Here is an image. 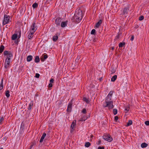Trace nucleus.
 <instances>
[{"instance_id":"f257e3e1","label":"nucleus","mask_w":149,"mask_h":149,"mask_svg":"<svg viewBox=\"0 0 149 149\" xmlns=\"http://www.w3.org/2000/svg\"><path fill=\"white\" fill-rule=\"evenodd\" d=\"M83 13L81 10H78L76 11L74 16L72 17L71 20L77 23L79 22L83 18Z\"/></svg>"},{"instance_id":"473e14b6","label":"nucleus","mask_w":149,"mask_h":149,"mask_svg":"<svg viewBox=\"0 0 149 149\" xmlns=\"http://www.w3.org/2000/svg\"><path fill=\"white\" fill-rule=\"evenodd\" d=\"M35 145V143H33L30 145V148L29 149H33L34 148V146Z\"/></svg>"},{"instance_id":"864d4df0","label":"nucleus","mask_w":149,"mask_h":149,"mask_svg":"<svg viewBox=\"0 0 149 149\" xmlns=\"http://www.w3.org/2000/svg\"><path fill=\"white\" fill-rule=\"evenodd\" d=\"M114 47H111V49L112 50H114Z\"/></svg>"},{"instance_id":"4d7b16f0","label":"nucleus","mask_w":149,"mask_h":149,"mask_svg":"<svg viewBox=\"0 0 149 149\" xmlns=\"http://www.w3.org/2000/svg\"><path fill=\"white\" fill-rule=\"evenodd\" d=\"M0 149H3V147H0Z\"/></svg>"},{"instance_id":"f704fd0d","label":"nucleus","mask_w":149,"mask_h":149,"mask_svg":"<svg viewBox=\"0 0 149 149\" xmlns=\"http://www.w3.org/2000/svg\"><path fill=\"white\" fill-rule=\"evenodd\" d=\"M125 45V43L124 42H123V43H122V42H120L119 43V47H122L124 45Z\"/></svg>"},{"instance_id":"a19ab883","label":"nucleus","mask_w":149,"mask_h":149,"mask_svg":"<svg viewBox=\"0 0 149 149\" xmlns=\"http://www.w3.org/2000/svg\"><path fill=\"white\" fill-rule=\"evenodd\" d=\"M145 123L146 125H149V121H146L145 122Z\"/></svg>"},{"instance_id":"bb28decb","label":"nucleus","mask_w":149,"mask_h":149,"mask_svg":"<svg viewBox=\"0 0 149 149\" xmlns=\"http://www.w3.org/2000/svg\"><path fill=\"white\" fill-rule=\"evenodd\" d=\"M132 122L131 120H129L127 123L126 126L128 127L132 125Z\"/></svg>"},{"instance_id":"2eb2a0df","label":"nucleus","mask_w":149,"mask_h":149,"mask_svg":"<svg viewBox=\"0 0 149 149\" xmlns=\"http://www.w3.org/2000/svg\"><path fill=\"white\" fill-rule=\"evenodd\" d=\"M68 21H66L64 22H62L61 24V26L62 27H64L67 26Z\"/></svg>"},{"instance_id":"72a5a7b5","label":"nucleus","mask_w":149,"mask_h":149,"mask_svg":"<svg viewBox=\"0 0 149 149\" xmlns=\"http://www.w3.org/2000/svg\"><path fill=\"white\" fill-rule=\"evenodd\" d=\"M91 145V143L89 142H86L85 144V146L86 147H89Z\"/></svg>"},{"instance_id":"e433bc0d","label":"nucleus","mask_w":149,"mask_h":149,"mask_svg":"<svg viewBox=\"0 0 149 149\" xmlns=\"http://www.w3.org/2000/svg\"><path fill=\"white\" fill-rule=\"evenodd\" d=\"M91 34L95 35V29H93L91 31Z\"/></svg>"},{"instance_id":"4c0bfd02","label":"nucleus","mask_w":149,"mask_h":149,"mask_svg":"<svg viewBox=\"0 0 149 149\" xmlns=\"http://www.w3.org/2000/svg\"><path fill=\"white\" fill-rule=\"evenodd\" d=\"M117 113V110L116 109H114L113 110V113L114 115H115Z\"/></svg>"},{"instance_id":"1a4fd4ad","label":"nucleus","mask_w":149,"mask_h":149,"mask_svg":"<svg viewBox=\"0 0 149 149\" xmlns=\"http://www.w3.org/2000/svg\"><path fill=\"white\" fill-rule=\"evenodd\" d=\"M61 19L60 17H57L55 19V23L56 24L57 26H60V23L61 22Z\"/></svg>"},{"instance_id":"c9c22d12","label":"nucleus","mask_w":149,"mask_h":149,"mask_svg":"<svg viewBox=\"0 0 149 149\" xmlns=\"http://www.w3.org/2000/svg\"><path fill=\"white\" fill-rule=\"evenodd\" d=\"M4 120V118L3 117H0V125H1L2 124V122H3Z\"/></svg>"},{"instance_id":"393cba45","label":"nucleus","mask_w":149,"mask_h":149,"mask_svg":"<svg viewBox=\"0 0 149 149\" xmlns=\"http://www.w3.org/2000/svg\"><path fill=\"white\" fill-rule=\"evenodd\" d=\"M117 78V76L116 75H115L113 76L111 79V81L114 82L116 79Z\"/></svg>"},{"instance_id":"c03bdc74","label":"nucleus","mask_w":149,"mask_h":149,"mask_svg":"<svg viewBox=\"0 0 149 149\" xmlns=\"http://www.w3.org/2000/svg\"><path fill=\"white\" fill-rule=\"evenodd\" d=\"M40 74L38 73H36L35 74V77L36 78H38L40 77Z\"/></svg>"},{"instance_id":"09e8293b","label":"nucleus","mask_w":149,"mask_h":149,"mask_svg":"<svg viewBox=\"0 0 149 149\" xmlns=\"http://www.w3.org/2000/svg\"><path fill=\"white\" fill-rule=\"evenodd\" d=\"M104 146L100 147L99 146L98 148V149H104Z\"/></svg>"},{"instance_id":"412c9836","label":"nucleus","mask_w":149,"mask_h":149,"mask_svg":"<svg viewBox=\"0 0 149 149\" xmlns=\"http://www.w3.org/2000/svg\"><path fill=\"white\" fill-rule=\"evenodd\" d=\"M76 120H75L72 122V123L71 125V128L72 129H73L75 127V126L76 125Z\"/></svg>"},{"instance_id":"39448f33","label":"nucleus","mask_w":149,"mask_h":149,"mask_svg":"<svg viewBox=\"0 0 149 149\" xmlns=\"http://www.w3.org/2000/svg\"><path fill=\"white\" fill-rule=\"evenodd\" d=\"M19 33V35L18 36L17 34L15 33L14 34H13L12 36V39L13 40H15L16 39V38L18 37V39H19L21 37V31H19L17 32Z\"/></svg>"},{"instance_id":"9b49d317","label":"nucleus","mask_w":149,"mask_h":149,"mask_svg":"<svg viewBox=\"0 0 149 149\" xmlns=\"http://www.w3.org/2000/svg\"><path fill=\"white\" fill-rule=\"evenodd\" d=\"M10 63V61L6 60V61L4 63V67L6 69H8V68Z\"/></svg>"},{"instance_id":"c756f323","label":"nucleus","mask_w":149,"mask_h":149,"mask_svg":"<svg viewBox=\"0 0 149 149\" xmlns=\"http://www.w3.org/2000/svg\"><path fill=\"white\" fill-rule=\"evenodd\" d=\"M83 100L85 102L87 103H88L90 102L88 99L86 97H84Z\"/></svg>"},{"instance_id":"5fc2aeb1","label":"nucleus","mask_w":149,"mask_h":149,"mask_svg":"<svg viewBox=\"0 0 149 149\" xmlns=\"http://www.w3.org/2000/svg\"><path fill=\"white\" fill-rule=\"evenodd\" d=\"M93 135H91V138H93Z\"/></svg>"},{"instance_id":"49530a36","label":"nucleus","mask_w":149,"mask_h":149,"mask_svg":"<svg viewBox=\"0 0 149 149\" xmlns=\"http://www.w3.org/2000/svg\"><path fill=\"white\" fill-rule=\"evenodd\" d=\"M114 119H115V121L116 122L117 121V120L118 119V116H115V117Z\"/></svg>"},{"instance_id":"37998d69","label":"nucleus","mask_w":149,"mask_h":149,"mask_svg":"<svg viewBox=\"0 0 149 149\" xmlns=\"http://www.w3.org/2000/svg\"><path fill=\"white\" fill-rule=\"evenodd\" d=\"M50 83H53L54 82V80L53 79L51 78L49 81Z\"/></svg>"},{"instance_id":"f3484780","label":"nucleus","mask_w":149,"mask_h":149,"mask_svg":"<svg viewBox=\"0 0 149 149\" xmlns=\"http://www.w3.org/2000/svg\"><path fill=\"white\" fill-rule=\"evenodd\" d=\"M34 33H33V32H32L31 31H30V33L28 36V38H29V39H31L33 37V35Z\"/></svg>"},{"instance_id":"79ce46f5","label":"nucleus","mask_w":149,"mask_h":149,"mask_svg":"<svg viewBox=\"0 0 149 149\" xmlns=\"http://www.w3.org/2000/svg\"><path fill=\"white\" fill-rule=\"evenodd\" d=\"M82 112L84 114L86 113V109H83L82 111Z\"/></svg>"},{"instance_id":"aec40b11","label":"nucleus","mask_w":149,"mask_h":149,"mask_svg":"<svg viewBox=\"0 0 149 149\" xmlns=\"http://www.w3.org/2000/svg\"><path fill=\"white\" fill-rule=\"evenodd\" d=\"M33 59V56L31 55H29L26 58V60L27 62H30Z\"/></svg>"},{"instance_id":"ea45409f","label":"nucleus","mask_w":149,"mask_h":149,"mask_svg":"<svg viewBox=\"0 0 149 149\" xmlns=\"http://www.w3.org/2000/svg\"><path fill=\"white\" fill-rule=\"evenodd\" d=\"M144 19V17L141 15L139 17V20L140 21Z\"/></svg>"},{"instance_id":"20e7f679","label":"nucleus","mask_w":149,"mask_h":149,"mask_svg":"<svg viewBox=\"0 0 149 149\" xmlns=\"http://www.w3.org/2000/svg\"><path fill=\"white\" fill-rule=\"evenodd\" d=\"M103 138L105 140L108 142H111L113 140V138L110 135L105 134L103 136Z\"/></svg>"},{"instance_id":"cd10ccee","label":"nucleus","mask_w":149,"mask_h":149,"mask_svg":"<svg viewBox=\"0 0 149 149\" xmlns=\"http://www.w3.org/2000/svg\"><path fill=\"white\" fill-rule=\"evenodd\" d=\"M5 95L6 97L8 98L10 97V95L9 94V91L8 90H7L6 91L5 93Z\"/></svg>"},{"instance_id":"5701e85b","label":"nucleus","mask_w":149,"mask_h":149,"mask_svg":"<svg viewBox=\"0 0 149 149\" xmlns=\"http://www.w3.org/2000/svg\"><path fill=\"white\" fill-rule=\"evenodd\" d=\"M148 146V144L146 143H142L141 145V147L142 148H143L147 147Z\"/></svg>"},{"instance_id":"a878e982","label":"nucleus","mask_w":149,"mask_h":149,"mask_svg":"<svg viewBox=\"0 0 149 149\" xmlns=\"http://www.w3.org/2000/svg\"><path fill=\"white\" fill-rule=\"evenodd\" d=\"M4 49V47L3 45H1L0 47V53L2 52Z\"/></svg>"},{"instance_id":"a18cd8bd","label":"nucleus","mask_w":149,"mask_h":149,"mask_svg":"<svg viewBox=\"0 0 149 149\" xmlns=\"http://www.w3.org/2000/svg\"><path fill=\"white\" fill-rule=\"evenodd\" d=\"M129 109H130V108L129 107H125V110H126L127 111H127H128L129 110Z\"/></svg>"},{"instance_id":"4be33fe9","label":"nucleus","mask_w":149,"mask_h":149,"mask_svg":"<svg viewBox=\"0 0 149 149\" xmlns=\"http://www.w3.org/2000/svg\"><path fill=\"white\" fill-rule=\"evenodd\" d=\"M34 61L36 63H38L40 61L39 57L38 56H35Z\"/></svg>"},{"instance_id":"c85d7f7f","label":"nucleus","mask_w":149,"mask_h":149,"mask_svg":"<svg viewBox=\"0 0 149 149\" xmlns=\"http://www.w3.org/2000/svg\"><path fill=\"white\" fill-rule=\"evenodd\" d=\"M111 73H113L115 72L116 71V69L114 68V67H112L111 68Z\"/></svg>"},{"instance_id":"8fccbe9b","label":"nucleus","mask_w":149,"mask_h":149,"mask_svg":"<svg viewBox=\"0 0 149 149\" xmlns=\"http://www.w3.org/2000/svg\"><path fill=\"white\" fill-rule=\"evenodd\" d=\"M7 138L6 136H5L3 138L2 140L5 141L6 140Z\"/></svg>"},{"instance_id":"b1692460","label":"nucleus","mask_w":149,"mask_h":149,"mask_svg":"<svg viewBox=\"0 0 149 149\" xmlns=\"http://www.w3.org/2000/svg\"><path fill=\"white\" fill-rule=\"evenodd\" d=\"M3 79L2 78V79L1 82V84H0V90H1L3 89Z\"/></svg>"},{"instance_id":"7c9ffc66","label":"nucleus","mask_w":149,"mask_h":149,"mask_svg":"<svg viewBox=\"0 0 149 149\" xmlns=\"http://www.w3.org/2000/svg\"><path fill=\"white\" fill-rule=\"evenodd\" d=\"M58 38L57 36V35L54 36L53 37V41L55 42L57 40Z\"/></svg>"},{"instance_id":"de8ad7c7","label":"nucleus","mask_w":149,"mask_h":149,"mask_svg":"<svg viewBox=\"0 0 149 149\" xmlns=\"http://www.w3.org/2000/svg\"><path fill=\"white\" fill-rule=\"evenodd\" d=\"M134 39V36L133 35H132L131 38L130 40L132 41H133Z\"/></svg>"},{"instance_id":"4468645a","label":"nucleus","mask_w":149,"mask_h":149,"mask_svg":"<svg viewBox=\"0 0 149 149\" xmlns=\"http://www.w3.org/2000/svg\"><path fill=\"white\" fill-rule=\"evenodd\" d=\"M129 10V8L128 7H125L123 10V13L124 14H127Z\"/></svg>"},{"instance_id":"f03ea898","label":"nucleus","mask_w":149,"mask_h":149,"mask_svg":"<svg viewBox=\"0 0 149 149\" xmlns=\"http://www.w3.org/2000/svg\"><path fill=\"white\" fill-rule=\"evenodd\" d=\"M10 21V17L9 15H5L4 16V18L3 20V25H4L5 24H8Z\"/></svg>"},{"instance_id":"6ab92c4d","label":"nucleus","mask_w":149,"mask_h":149,"mask_svg":"<svg viewBox=\"0 0 149 149\" xmlns=\"http://www.w3.org/2000/svg\"><path fill=\"white\" fill-rule=\"evenodd\" d=\"M46 136V134L45 133H43L40 140V143H41L43 141V140L44 138H45V137Z\"/></svg>"},{"instance_id":"dca6fc26","label":"nucleus","mask_w":149,"mask_h":149,"mask_svg":"<svg viewBox=\"0 0 149 149\" xmlns=\"http://www.w3.org/2000/svg\"><path fill=\"white\" fill-rule=\"evenodd\" d=\"M7 58L6 60L8 61H10L11 58L13 57V55L12 53L10 52H9V54L8 55H7Z\"/></svg>"},{"instance_id":"a211bd4d","label":"nucleus","mask_w":149,"mask_h":149,"mask_svg":"<svg viewBox=\"0 0 149 149\" xmlns=\"http://www.w3.org/2000/svg\"><path fill=\"white\" fill-rule=\"evenodd\" d=\"M33 102L31 101L29 104L28 107V109L29 110H31L33 108Z\"/></svg>"},{"instance_id":"2f4dec72","label":"nucleus","mask_w":149,"mask_h":149,"mask_svg":"<svg viewBox=\"0 0 149 149\" xmlns=\"http://www.w3.org/2000/svg\"><path fill=\"white\" fill-rule=\"evenodd\" d=\"M38 6V4L37 3H34L32 5V7L33 8H37Z\"/></svg>"},{"instance_id":"0eeeda50","label":"nucleus","mask_w":149,"mask_h":149,"mask_svg":"<svg viewBox=\"0 0 149 149\" xmlns=\"http://www.w3.org/2000/svg\"><path fill=\"white\" fill-rule=\"evenodd\" d=\"M37 29V26L35 22H33L31 27L30 31L35 33Z\"/></svg>"},{"instance_id":"9d476101","label":"nucleus","mask_w":149,"mask_h":149,"mask_svg":"<svg viewBox=\"0 0 149 149\" xmlns=\"http://www.w3.org/2000/svg\"><path fill=\"white\" fill-rule=\"evenodd\" d=\"M47 57L48 56L46 54H43L41 57V60L42 61H45V59H46L47 58Z\"/></svg>"},{"instance_id":"603ef678","label":"nucleus","mask_w":149,"mask_h":149,"mask_svg":"<svg viewBox=\"0 0 149 149\" xmlns=\"http://www.w3.org/2000/svg\"><path fill=\"white\" fill-rule=\"evenodd\" d=\"M119 35H117L116 36V38H119Z\"/></svg>"},{"instance_id":"7ed1b4c3","label":"nucleus","mask_w":149,"mask_h":149,"mask_svg":"<svg viewBox=\"0 0 149 149\" xmlns=\"http://www.w3.org/2000/svg\"><path fill=\"white\" fill-rule=\"evenodd\" d=\"M113 93L114 92L113 91H111L109 92L105 99L106 103L111 101V97Z\"/></svg>"},{"instance_id":"58836bf2","label":"nucleus","mask_w":149,"mask_h":149,"mask_svg":"<svg viewBox=\"0 0 149 149\" xmlns=\"http://www.w3.org/2000/svg\"><path fill=\"white\" fill-rule=\"evenodd\" d=\"M9 54V52H8L6 50L4 52V54L5 56H6V55H8Z\"/></svg>"},{"instance_id":"f8f14e48","label":"nucleus","mask_w":149,"mask_h":149,"mask_svg":"<svg viewBox=\"0 0 149 149\" xmlns=\"http://www.w3.org/2000/svg\"><path fill=\"white\" fill-rule=\"evenodd\" d=\"M102 20H100L96 24L95 26V28H98L102 24Z\"/></svg>"},{"instance_id":"ddd939ff","label":"nucleus","mask_w":149,"mask_h":149,"mask_svg":"<svg viewBox=\"0 0 149 149\" xmlns=\"http://www.w3.org/2000/svg\"><path fill=\"white\" fill-rule=\"evenodd\" d=\"M87 118L85 115H82L81 118L78 120L79 121H85Z\"/></svg>"},{"instance_id":"423d86ee","label":"nucleus","mask_w":149,"mask_h":149,"mask_svg":"<svg viewBox=\"0 0 149 149\" xmlns=\"http://www.w3.org/2000/svg\"><path fill=\"white\" fill-rule=\"evenodd\" d=\"M106 104L105 105H103V107H108L109 109H113V102L111 101L106 103Z\"/></svg>"},{"instance_id":"6e6552de","label":"nucleus","mask_w":149,"mask_h":149,"mask_svg":"<svg viewBox=\"0 0 149 149\" xmlns=\"http://www.w3.org/2000/svg\"><path fill=\"white\" fill-rule=\"evenodd\" d=\"M72 102H69L68 103V107L67 109V111L68 112H70L72 111Z\"/></svg>"},{"instance_id":"6e6d98bb","label":"nucleus","mask_w":149,"mask_h":149,"mask_svg":"<svg viewBox=\"0 0 149 149\" xmlns=\"http://www.w3.org/2000/svg\"><path fill=\"white\" fill-rule=\"evenodd\" d=\"M100 142H101V141H99L98 142V143L99 144L100 143Z\"/></svg>"},{"instance_id":"3c124183","label":"nucleus","mask_w":149,"mask_h":149,"mask_svg":"<svg viewBox=\"0 0 149 149\" xmlns=\"http://www.w3.org/2000/svg\"><path fill=\"white\" fill-rule=\"evenodd\" d=\"M52 83H50L49 84V85H48V86L49 88L52 87Z\"/></svg>"}]
</instances>
